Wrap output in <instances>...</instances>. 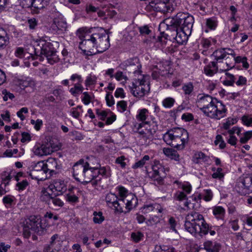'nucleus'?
Segmentation results:
<instances>
[{
  "instance_id": "obj_1",
  "label": "nucleus",
  "mask_w": 252,
  "mask_h": 252,
  "mask_svg": "<svg viewBox=\"0 0 252 252\" xmlns=\"http://www.w3.org/2000/svg\"><path fill=\"white\" fill-rule=\"evenodd\" d=\"M184 225L186 230L193 235L202 236L208 233L209 224L202 215L195 212H191L187 216Z\"/></svg>"
},
{
  "instance_id": "obj_2",
  "label": "nucleus",
  "mask_w": 252,
  "mask_h": 252,
  "mask_svg": "<svg viewBox=\"0 0 252 252\" xmlns=\"http://www.w3.org/2000/svg\"><path fill=\"white\" fill-rule=\"evenodd\" d=\"M23 226V235L26 238L31 236V230L39 235H43L46 232V225L42 224L39 216H31L25 220Z\"/></svg>"
},
{
  "instance_id": "obj_3",
  "label": "nucleus",
  "mask_w": 252,
  "mask_h": 252,
  "mask_svg": "<svg viewBox=\"0 0 252 252\" xmlns=\"http://www.w3.org/2000/svg\"><path fill=\"white\" fill-rule=\"evenodd\" d=\"M77 34L81 40L79 43V48L84 52H89V55H95L96 48L95 47L94 41L96 40L93 38L92 34H90L85 31V29H79L77 30ZM89 55L88 53H87Z\"/></svg>"
},
{
  "instance_id": "obj_4",
  "label": "nucleus",
  "mask_w": 252,
  "mask_h": 252,
  "mask_svg": "<svg viewBox=\"0 0 252 252\" xmlns=\"http://www.w3.org/2000/svg\"><path fill=\"white\" fill-rule=\"evenodd\" d=\"M227 110L221 101L215 98L213 103L205 107L202 112L206 116L212 119L220 120L226 116Z\"/></svg>"
},
{
  "instance_id": "obj_5",
  "label": "nucleus",
  "mask_w": 252,
  "mask_h": 252,
  "mask_svg": "<svg viewBox=\"0 0 252 252\" xmlns=\"http://www.w3.org/2000/svg\"><path fill=\"white\" fill-rule=\"evenodd\" d=\"M34 52L36 56L38 57L39 60L41 61L43 60L42 56H44L46 58L48 62L51 64H53L59 61L58 56L57 55V51L53 44L50 42H44L42 44L39 55L37 54L36 49H34Z\"/></svg>"
},
{
  "instance_id": "obj_6",
  "label": "nucleus",
  "mask_w": 252,
  "mask_h": 252,
  "mask_svg": "<svg viewBox=\"0 0 252 252\" xmlns=\"http://www.w3.org/2000/svg\"><path fill=\"white\" fill-rule=\"evenodd\" d=\"M138 203V199L134 194L128 195L126 198H118L114 207L116 211L126 214L135 208Z\"/></svg>"
},
{
  "instance_id": "obj_7",
  "label": "nucleus",
  "mask_w": 252,
  "mask_h": 252,
  "mask_svg": "<svg viewBox=\"0 0 252 252\" xmlns=\"http://www.w3.org/2000/svg\"><path fill=\"white\" fill-rule=\"evenodd\" d=\"M236 189L242 195L252 192V173L243 175L237 180Z\"/></svg>"
},
{
  "instance_id": "obj_8",
  "label": "nucleus",
  "mask_w": 252,
  "mask_h": 252,
  "mask_svg": "<svg viewBox=\"0 0 252 252\" xmlns=\"http://www.w3.org/2000/svg\"><path fill=\"white\" fill-rule=\"evenodd\" d=\"M49 164H45L44 161H40L32 165V169L29 175L32 179L38 181H44L48 177L47 173L48 172Z\"/></svg>"
},
{
  "instance_id": "obj_9",
  "label": "nucleus",
  "mask_w": 252,
  "mask_h": 252,
  "mask_svg": "<svg viewBox=\"0 0 252 252\" xmlns=\"http://www.w3.org/2000/svg\"><path fill=\"white\" fill-rule=\"evenodd\" d=\"M132 94L137 97L140 98L148 94L150 91V84L143 78L138 79L135 83H132V86L130 87Z\"/></svg>"
},
{
  "instance_id": "obj_10",
  "label": "nucleus",
  "mask_w": 252,
  "mask_h": 252,
  "mask_svg": "<svg viewBox=\"0 0 252 252\" xmlns=\"http://www.w3.org/2000/svg\"><path fill=\"white\" fill-rule=\"evenodd\" d=\"M153 172H147L148 176L151 178L156 186L162 185L164 184V178L166 174L164 168L159 163L153 165Z\"/></svg>"
},
{
  "instance_id": "obj_11",
  "label": "nucleus",
  "mask_w": 252,
  "mask_h": 252,
  "mask_svg": "<svg viewBox=\"0 0 252 252\" xmlns=\"http://www.w3.org/2000/svg\"><path fill=\"white\" fill-rule=\"evenodd\" d=\"M82 178H84L82 182L83 185H85L91 183L93 186L97 185L98 182L101 180V177H98V173L95 171L94 167H90L89 163L87 164V167L84 172Z\"/></svg>"
},
{
  "instance_id": "obj_12",
  "label": "nucleus",
  "mask_w": 252,
  "mask_h": 252,
  "mask_svg": "<svg viewBox=\"0 0 252 252\" xmlns=\"http://www.w3.org/2000/svg\"><path fill=\"white\" fill-rule=\"evenodd\" d=\"M151 5L155 11L163 13L173 10L169 0H154Z\"/></svg>"
},
{
  "instance_id": "obj_13",
  "label": "nucleus",
  "mask_w": 252,
  "mask_h": 252,
  "mask_svg": "<svg viewBox=\"0 0 252 252\" xmlns=\"http://www.w3.org/2000/svg\"><path fill=\"white\" fill-rule=\"evenodd\" d=\"M188 131L181 127H174L168 130L163 136V139L165 141H168L173 138L186 137L188 135Z\"/></svg>"
},
{
  "instance_id": "obj_14",
  "label": "nucleus",
  "mask_w": 252,
  "mask_h": 252,
  "mask_svg": "<svg viewBox=\"0 0 252 252\" xmlns=\"http://www.w3.org/2000/svg\"><path fill=\"white\" fill-rule=\"evenodd\" d=\"M166 26V32L167 33H165L164 32H160L161 36H158L159 40L162 37H164L166 39H169L170 40H174L176 38V34H178L179 28L177 27L174 24H172L171 26L170 24L168 25L167 22L164 21Z\"/></svg>"
},
{
  "instance_id": "obj_15",
  "label": "nucleus",
  "mask_w": 252,
  "mask_h": 252,
  "mask_svg": "<svg viewBox=\"0 0 252 252\" xmlns=\"http://www.w3.org/2000/svg\"><path fill=\"white\" fill-rule=\"evenodd\" d=\"M188 16H189L188 13L179 12L175 16L165 19V22H167L170 26L174 24L177 27L181 28L184 25L185 19Z\"/></svg>"
},
{
  "instance_id": "obj_16",
  "label": "nucleus",
  "mask_w": 252,
  "mask_h": 252,
  "mask_svg": "<svg viewBox=\"0 0 252 252\" xmlns=\"http://www.w3.org/2000/svg\"><path fill=\"white\" fill-rule=\"evenodd\" d=\"M162 208L158 204H150L145 205L143 207L142 212L148 217L149 216L153 215L155 214H161L162 212Z\"/></svg>"
},
{
  "instance_id": "obj_17",
  "label": "nucleus",
  "mask_w": 252,
  "mask_h": 252,
  "mask_svg": "<svg viewBox=\"0 0 252 252\" xmlns=\"http://www.w3.org/2000/svg\"><path fill=\"white\" fill-rule=\"evenodd\" d=\"M189 134L187 135L186 137H180L172 139L165 142L171 146L176 148L178 149H183L185 147V145L188 142Z\"/></svg>"
},
{
  "instance_id": "obj_18",
  "label": "nucleus",
  "mask_w": 252,
  "mask_h": 252,
  "mask_svg": "<svg viewBox=\"0 0 252 252\" xmlns=\"http://www.w3.org/2000/svg\"><path fill=\"white\" fill-rule=\"evenodd\" d=\"M49 189H51L52 193H59V195L62 194L66 190V186L64 181L57 180L49 186Z\"/></svg>"
},
{
  "instance_id": "obj_19",
  "label": "nucleus",
  "mask_w": 252,
  "mask_h": 252,
  "mask_svg": "<svg viewBox=\"0 0 252 252\" xmlns=\"http://www.w3.org/2000/svg\"><path fill=\"white\" fill-rule=\"evenodd\" d=\"M87 162H85L84 160L81 159L77 161L73 167V173L74 176H79L82 178V175L87 167Z\"/></svg>"
},
{
  "instance_id": "obj_20",
  "label": "nucleus",
  "mask_w": 252,
  "mask_h": 252,
  "mask_svg": "<svg viewBox=\"0 0 252 252\" xmlns=\"http://www.w3.org/2000/svg\"><path fill=\"white\" fill-rule=\"evenodd\" d=\"M215 100L211 96L208 94H205L198 99L196 103L197 106L199 107L201 111L204 110L205 107L209 106L211 103Z\"/></svg>"
},
{
  "instance_id": "obj_21",
  "label": "nucleus",
  "mask_w": 252,
  "mask_h": 252,
  "mask_svg": "<svg viewBox=\"0 0 252 252\" xmlns=\"http://www.w3.org/2000/svg\"><path fill=\"white\" fill-rule=\"evenodd\" d=\"M109 36L107 32L106 35H103V37L101 39L96 49V54L102 53L107 50L110 47Z\"/></svg>"
},
{
  "instance_id": "obj_22",
  "label": "nucleus",
  "mask_w": 252,
  "mask_h": 252,
  "mask_svg": "<svg viewBox=\"0 0 252 252\" xmlns=\"http://www.w3.org/2000/svg\"><path fill=\"white\" fill-rule=\"evenodd\" d=\"M53 196L54 193H52L51 190L49 189V187H48L46 189L42 190L40 199L49 205Z\"/></svg>"
},
{
  "instance_id": "obj_23",
  "label": "nucleus",
  "mask_w": 252,
  "mask_h": 252,
  "mask_svg": "<svg viewBox=\"0 0 252 252\" xmlns=\"http://www.w3.org/2000/svg\"><path fill=\"white\" fill-rule=\"evenodd\" d=\"M59 195L58 193H54V196L49 204V206L50 208L55 210H58L63 206L64 203L60 198L58 197Z\"/></svg>"
},
{
  "instance_id": "obj_24",
  "label": "nucleus",
  "mask_w": 252,
  "mask_h": 252,
  "mask_svg": "<svg viewBox=\"0 0 252 252\" xmlns=\"http://www.w3.org/2000/svg\"><path fill=\"white\" fill-rule=\"evenodd\" d=\"M52 27L53 29L56 27L58 30L62 32L65 31L67 28V23L63 17H58L54 19Z\"/></svg>"
},
{
  "instance_id": "obj_25",
  "label": "nucleus",
  "mask_w": 252,
  "mask_h": 252,
  "mask_svg": "<svg viewBox=\"0 0 252 252\" xmlns=\"http://www.w3.org/2000/svg\"><path fill=\"white\" fill-rule=\"evenodd\" d=\"M211 57L214 60L212 62L215 63L217 65L218 63H222L223 60L226 58L223 49L221 48L216 50L211 55Z\"/></svg>"
},
{
  "instance_id": "obj_26",
  "label": "nucleus",
  "mask_w": 252,
  "mask_h": 252,
  "mask_svg": "<svg viewBox=\"0 0 252 252\" xmlns=\"http://www.w3.org/2000/svg\"><path fill=\"white\" fill-rule=\"evenodd\" d=\"M218 71V66L214 62H210L208 65L204 68V71L205 74L208 76H212L217 73Z\"/></svg>"
},
{
  "instance_id": "obj_27",
  "label": "nucleus",
  "mask_w": 252,
  "mask_h": 252,
  "mask_svg": "<svg viewBox=\"0 0 252 252\" xmlns=\"http://www.w3.org/2000/svg\"><path fill=\"white\" fill-rule=\"evenodd\" d=\"M15 55L17 57L20 58H25L30 59L31 58L32 59V60H33L35 59V57L32 53H29L26 52L24 48L22 47H18L16 48V51L15 52Z\"/></svg>"
},
{
  "instance_id": "obj_28",
  "label": "nucleus",
  "mask_w": 252,
  "mask_h": 252,
  "mask_svg": "<svg viewBox=\"0 0 252 252\" xmlns=\"http://www.w3.org/2000/svg\"><path fill=\"white\" fill-rule=\"evenodd\" d=\"M190 32H186L185 30H183L179 28V30L178 32V34H176V38L175 40L180 44H183L188 39L187 35L188 34H190Z\"/></svg>"
},
{
  "instance_id": "obj_29",
  "label": "nucleus",
  "mask_w": 252,
  "mask_h": 252,
  "mask_svg": "<svg viewBox=\"0 0 252 252\" xmlns=\"http://www.w3.org/2000/svg\"><path fill=\"white\" fill-rule=\"evenodd\" d=\"M184 25L180 29L185 30L186 32H191V30L192 28L193 24L194 23V18L192 16L189 14V16L187 17L185 20Z\"/></svg>"
},
{
  "instance_id": "obj_30",
  "label": "nucleus",
  "mask_w": 252,
  "mask_h": 252,
  "mask_svg": "<svg viewBox=\"0 0 252 252\" xmlns=\"http://www.w3.org/2000/svg\"><path fill=\"white\" fill-rule=\"evenodd\" d=\"M48 4L49 0H32L31 7L35 9L36 12H38V10L45 8Z\"/></svg>"
},
{
  "instance_id": "obj_31",
  "label": "nucleus",
  "mask_w": 252,
  "mask_h": 252,
  "mask_svg": "<svg viewBox=\"0 0 252 252\" xmlns=\"http://www.w3.org/2000/svg\"><path fill=\"white\" fill-rule=\"evenodd\" d=\"M204 250L207 252H219L220 246L218 244H213L211 241L204 243Z\"/></svg>"
},
{
  "instance_id": "obj_32",
  "label": "nucleus",
  "mask_w": 252,
  "mask_h": 252,
  "mask_svg": "<svg viewBox=\"0 0 252 252\" xmlns=\"http://www.w3.org/2000/svg\"><path fill=\"white\" fill-rule=\"evenodd\" d=\"M161 214H155L152 216H149L146 221V223L148 226H152L157 224L160 221V217Z\"/></svg>"
},
{
  "instance_id": "obj_33",
  "label": "nucleus",
  "mask_w": 252,
  "mask_h": 252,
  "mask_svg": "<svg viewBox=\"0 0 252 252\" xmlns=\"http://www.w3.org/2000/svg\"><path fill=\"white\" fill-rule=\"evenodd\" d=\"M163 151L164 154L170 158L176 161L179 160V155L175 150L171 148H164Z\"/></svg>"
},
{
  "instance_id": "obj_34",
  "label": "nucleus",
  "mask_w": 252,
  "mask_h": 252,
  "mask_svg": "<svg viewBox=\"0 0 252 252\" xmlns=\"http://www.w3.org/2000/svg\"><path fill=\"white\" fill-rule=\"evenodd\" d=\"M8 39L6 32L2 28H0V49L6 46L8 43Z\"/></svg>"
},
{
  "instance_id": "obj_35",
  "label": "nucleus",
  "mask_w": 252,
  "mask_h": 252,
  "mask_svg": "<svg viewBox=\"0 0 252 252\" xmlns=\"http://www.w3.org/2000/svg\"><path fill=\"white\" fill-rule=\"evenodd\" d=\"M193 158L194 162L198 163L200 161L205 162L208 161L209 157L202 152H198L194 155Z\"/></svg>"
},
{
  "instance_id": "obj_36",
  "label": "nucleus",
  "mask_w": 252,
  "mask_h": 252,
  "mask_svg": "<svg viewBox=\"0 0 252 252\" xmlns=\"http://www.w3.org/2000/svg\"><path fill=\"white\" fill-rule=\"evenodd\" d=\"M84 88L82 83H75L74 87L69 90V92L74 96H77L79 94L82 93Z\"/></svg>"
},
{
  "instance_id": "obj_37",
  "label": "nucleus",
  "mask_w": 252,
  "mask_h": 252,
  "mask_svg": "<svg viewBox=\"0 0 252 252\" xmlns=\"http://www.w3.org/2000/svg\"><path fill=\"white\" fill-rule=\"evenodd\" d=\"M213 214L215 217L220 220H223L225 215V210L221 206H216L213 208Z\"/></svg>"
},
{
  "instance_id": "obj_38",
  "label": "nucleus",
  "mask_w": 252,
  "mask_h": 252,
  "mask_svg": "<svg viewBox=\"0 0 252 252\" xmlns=\"http://www.w3.org/2000/svg\"><path fill=\"white\" fill-rule=\"evenodd\" d=\"M218 21L215 17H212L206 19V26L211 30H214L218 26Z\"/></svg>"
},
{
  "instance_id": "obj_39",
  "label": "nucleus",
  "mask_w": 252,
  "mask_h": 252,
  "mask_svg": "<svg viewBox=\"0 0 252 252\" xmlns=\"http://www.w3.org/2000/svg\"><path fill=\"white\" fill-rule=\"evenodd\" d=\"M175 198L176 200L182 201L183 200H186L184 203L185 206L189 208V202L187 201V195L184 193V191H178L175 194Z\"/></svg>"
},
{
  "instance_id": "obj_40",
  "label": "nucleus",
  "mask_w": 252,
  "mask_h": 252,
  "mask_svg": "<svg viewBox=\"0 0 252 252\" xmlns=\"http://www.w3.org/2000/svg\"><path fill=\"white\" fill-rule=\"evenodd\" d=\"M150 159V157L148 155H145L143 157V158L139 160V161L136 162L132 166V168L134 169H137L138 168H141L143 167V166L146 164V162L147 161H149Z\"/></svg>"
},
{
  "instance_id": "obj_41",
  "label": "nucleus",
  "mask_w": 252,
  "mask_h": 252,
  "mask_svg": "<svg viewBox=\"0 0 252 252\" xmlns=\"http://www.w3.org/2000/svg\"><path fill=\"white\" fill-rule=\"evenodd\" d=\"M148 114V110L144 108L139 110L138 114L136 116V118L138 121L144 122L147 119Z\"/></svg>"
},
{
  "instance_id": "obj_42",
  "label": "nucleus",
  "mask_w": 252,
  "mask_h": 252,
  "mask_svg": "<svg viewBox=\"0 0 252 252\" xmlns=\"http://www.w3.org/2000/svg\"><path fill=\"white\" fill-rule=\"evenodd\" d=\"M118 199V197L115 194L112 193H108L105 197L106 202L111 204L114 207V205H116Z\"/></svg>"
},
{
  "instance_id": "obj_43",
  "label": "nucleus",
  "mask_w": 252,
  "mask_h": 252,
  "mask_svg": "<svg viewBox=\"0 0 252 252\" xmlns=\"http://www.w3.org/2000/svg\"><path fill=\"white\" fill-rule=\"evenodd\" d=\"M38 154L41 156L50 155L53 152L52 148L45 145L42 146L38 149Z\"/></svg>"
},
{
  "instance_id": "obj_44",
  "label": "nucleus",
  "mask_w": 252,
  "mask_h": 252,
  "mask_svg": "<svg viewBox=\"0 0 252 252\" xmlns=\"http://www.w3.org/2000/svg\"><path fill=\"white\" fill-rule=\"evenodd\" d=\"M93 215V220L95 223H101L104 220V217L101 212H94Z\"/></svg>"
},
{
  "instance_id": "obj_45",
  "label": "nucleus",
  "mask_w": 252,
  "mask_h": 252,
  "mask_svg": "<svg viewBox=\"0 0 252 252\" xmlns=\"http://www.w3.org/2000/svg\"><path fill=\"white\" fill-rule=\"evenodd\" d=\"M158 129V126L153 125V127H151V126H149V127H147L145 129V131L147 132V138L151 139L152 138L153 135L156 133Z\"/></svg>"
},
{
  "instance_id": "obj_46",
  "label": "nucleus",
  "mask_w": 252,
  "mask_h": 252,
  "mask_svg": "<svg viewBox=\"0 0 252 252\" xmlns=\"http://www.w3.org/2000/svg\"><path fill=\"white\" fill-rule=\"evenodd\" d=\"M107 33L104 32H95L92 34L93 38L96 39L94 41V44L96 49L97 48V45L99 44V42H100L101 39L103 37L104 35H106Z\"/></svg>"
},
{
  "instance_id": "obj_47",
  "label": "nucleus",
  "mask_w": 252,
  "mask_h": 252,
  "mask_svg": "<svg viewBox=\"0 0 252 252\" xmlns=\"http://www.w3.org/2000/svg\"><path fill=\"white\" fill-rule=\"evenodd\" d=\"M144 237L143 234L140 231L133 232L131 234V238L132 240L136 242H139L143 239Z\"/></svg>"
},
{
  "instance_id": "obj_48",
  "label": "nucleus",
  "mask_w": 252,
  "mask_h": 252,
  "mask_svg": "<svg viewBox=\"0 0 252 252\" xmlns=\"http://www.w3.org/2000/svg\"><path fill=\"white\" fill-rule=\"evenodd\" d=\"M175 102V101L174 98L167 97L162 101V105L165 108H171L173 106Z\"/></svg>"
},
{
  "instance_id": "obj_49",
  "label": "nucleus",
  "mask_w": 252,
  "mask_h": 252,
  "mask_svg": "<svg viewBox=\"0 0 252 252\" xmlns=\"http://www.w3.org/2000/svg\"><path fill=\"white\" fill-rule=\"evenodd\" d=\"M50 164V166H48V171L50 172V176L51 175V173L52 172H53L54 171V169L51 168V165H52L53 167H54L55 169L57 168V160L55 158H51L47 160V162L45 163V164Z\"/></svg>"
},
{
  "instance_id": "obj_50",
  "label": "nucleus",
  "mask_w": 252,
  "mask_h": 252,
  "mask_svg": "<svg viewBox=\"0 0 252 252\" xmlns=\"http://www.w3.org/2000/svg\"><path fill=\"white\" fill-rule=\"evenodd\" d=\"M94 169L95 171L97 172L98 173V177H99V175L106 177H108L110 175V173L107 171L106 168L105 167H100L99 168L94 167Z\"/></svg>"
},
{
  "instance_id": "obj_51",
  "label": "nucleus",
  "mask_w": 252,
  "mask_h": 252,
  "mask_svg": "<svg viewBox=\"0 0 252 252\" xmlns=\"http://www.w3.org/2000/svg\"><path fill=\"white\" fill-rule=\"evenodd\" d=\"M118 189L119 194L118 198H126L128 195L132 194V193H129L128 190L124 187L119 186L118 187Z\"/></svg>"
},
{
  "instance_id": "obj_52",
  "label": "nucleus",
  "mask_w": 252,
  "mask_h": 252,
  "mask_svg": "<svg viewBox=\"0 0 252 252\" xmlns=\"http://www.w3.org/2000/svg\"><path fill=\"white\" fill-rule=\"evenodd\" d=\"M118 110L121 113L125 112L127 108V102L125 100L119 101L117 103Z\"/></svg>"
},
{
  "instance_id": "obj_53",
  "label": "nucleus",
  "mask_w": 252,
  "mask_h": 252,
  "mask_svg": "<svg viewBox=\"0 0 252 252\" xmlns=\"http://www.w3.org/2000/svg\"><path fill=\"white\" fill-rule=\"evenodd\" d=\"M252 137V131H246L244 133V135L240 138V142L241 143L244 144L248 142V141Z\"/></svg>"
},
{
  "instance_id": "obj_54",
  "label": "nucleus",
  "mask_w": 252,
  "mask_h": 252,
  "mask_svg": "<svg viewBox=\"0 0 252 252\" xmlns=\"http://www.w3.org/2000/svg\"><path fill=\"white\" fill-rule=\"evenodd\" d=\"M126 160H127V159L125 156H122L116 158L115 163L120 164L122 168H125L126 165Z\"/></svg>"
},
{
  "instance_id": "obj_55",
  "label": "nucleus",
  "mask_w": 252,
  "mask_h": 252,
  "mask_svg": "<svg viewBox=\"0 0 252 252\" xmlns=\"http://www.w3.org/2000/svg\"><path fill=\"white\" fill-rule=\"evenodd\" d=\"M182 89L186 94H190L193 90V86L191 83H189L184 85Z\"/></svg>"
},
{
  "instance_id": "obj_56",
  "label": "nucleus",
  "mask_w": 252,
  "mask_h": 252,
  "mask_svg": "<svg viewBox=\"0 0 252 252\" xmlns=\"http://www.w3.org/2000/svg\"><path fill=\"white\" fill-rule=\"evenodd\" d=\"M236 122L237 120L236 119L228 118L227 119V121L223 124V127L226 130L228 129L231 126L234 125Z\"/></svg>"
},
{
  "instance_id": "obj_57",
  "label": "nucleus",
  "mask_w": 252,
  "mask_h": 252,
  "mask_svg": "<svg viewBox=\"0 0 252 252\" xmlns=\"http://www.w3.org/2000/svg\"><path fill=\"white\" fill-rule=\"evenodd\" d=\"M244 125L246 126H252V117L248 115H244L241 119Z\"/></svg>"
},
{
  "instance_id": "obj_58",
  "label": "nucleus",
  "mask_w": 252,
  "mask_h": 252,
  "mask_svg": "<svg viewBox=\"0 0 252 252\" xmlns=\"http://www.w3.org/2000/svg\"><path fill=\"white\" fill-rule=\"evenodd\" d=\"M66 200L70 203H76L79 201L78 197L71 193H68L66 196Z\"/></svg>"
},
{
  "instance_id": "obj_59",
  "label": "nucleus",
  "mask_w": 252,
  "mask_h": 252,
  "mask_svg": "<svg viewBox=\"0 0 252 252\" xmlns=\"http://www.w3.org/2000/svg\"><path fill=\"white\" fill-rule=\"evenodd\" d=\"M28 185L29 183L27 180L25 179L20 182L17 183L16 187L18 188L19 191H22L25 189Z\"/></svg>"
},
{
  "instance_id": "obj_60",
  "label": "nucleus",
  "mask_w": 252,
  "mask_h": 252,
  "mask_svg": "<svg viewBox=\"0 0 252 252\" xmlns=\"http://www.w3.org/2000/svg\"><path fill=\"white\" fill-rule=\"evenodd\" d=\"M28 26L30 30H34L37 26V21L35 18H31L27 21Z\"/></svg>"
},
{
  "instance_id": "obj_61",
  "label": "nucleus",
  "mask_w": 252,
  "mask_h": 252,
  "mask_svg": "<svg viewBox=\"0 0 252 252\" xmlns=\"http://www.w3.org/2000/svg\"><path fill=\"white\" fill-rule=\"evenodd\" d=\"M84 96L82 98V101L85 105L89 104L92 99V97L90 95L88 92H85L83 93Z\"/></svg>"
},
{
  "instance_id": "obj_62",
  "label": "nucleus",
  "mask_w": 252,
  "mask_h": 252,
  "mask_svg": "<svg viewBox=\"0 0 252 252\" xmlns=\"http://www.w3.org/2000/svg\"><path fill=\"white\" fill-rule=\"evenodd\" d=\"M2 93L4 95L3 96V99L5 101H7L8 98L12 100L15 97V96L13 94L7 92L6 90H3Z\"/></svg>"
},
{
  "instance_id": "obj_63",
  "label": "nucleus",
  "mask_w": 252,
  "mask_h": 252,
  "mask_svg": "<svg viewBox=\"0 0 252 252\" xmlns=\"http://www.w3.org/2000/svg\"><path fill=\"white\" fill-rule=\"evenodd\" d=\"M105 99L108 106L110 107L114 104L115 101L113 96L110 93H108L106 94Z\"/></svg>"
},
{
  "instance_id": "obj_64",
  "label": "nucleus",
  "mask_w": 252,
  "mask_h": 252,
  "mask_svg": "<svg viewBox=\"0 0 252 252\" xmlns=\"http://www.w3.org/2000/svg\"><path fill=\"white\" fill-rule=\"evenodd\" d=\"M1 176L3 183L4 184L5 186H6L8 184V182L11 180L12 177L10 174L5 172L2 174Z\"/></svg>"
}]
</instances>
